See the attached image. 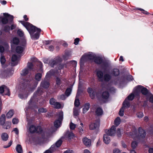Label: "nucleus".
Here are the masks:
<instances>
[{
  "label": "nucleus",
  "mask_w": 153,
  "mask_h": 153,
  "mask_svg": "<svg viewBox=\"0 0 153 153\" xmlns=\"http://www.w3.org/2000/svg\"><path fill=\"white\" fill-rule=\"evenodd\" d=\"M74 105L76 107H78L80 105V102H79V99H76L74 103Z\"/></svg>",
  "instance_id": "8fccbe9b"
},
{
  "label": "nucleus",
  "mask_w": 153,
  "mask_h": 153,
  "mask_svg": "<svg viewBox=\"0 0 153 153\" xmlns=\"http://www.w3.org/2000/svg\"><path fill=\"white\" fill-rule=\"evenodd\" d=\"M79 40V39L78 38L75 39L74 40V44L76 45H77L78 44Z\"/></svg>",
  "instance_id": "680f3d73"
},
{
  "label": "nucleus",
  "mask_w": 153,
  "mask_h": 153,
  "mask_svg": "<svg viewBox=\"0 0 153 153\" xmlns=\"http://www.w3.org/2000/svg\"><path fill=\"white\" fill-rule=\"evenodd\" d=\"M94 62L97 65L102 64L101 67L105 71H108V68H110V63L107 61L104 60L102 57L96 56Z\"/></svg>",
  "instance_id": "7ed1b4c3"
},
{
  "label": "nucleus",
  "mask_w": 153,
  "mask_h": 153,
  "mask_svg": "<svg viewBox=\"0 0 153 153\" xmlns=\"http://www.w3.org/2000/svg\"><path fill=\"white\" fill-rule=\"evenodd\" d=\"M131 147L133 149L136 148L137 146V143L135 141H133L131 144Z\"/></svg>",
  "instance_id": "09e8293b"
},
{
  "label": "nucleus",
  "mask_w": 153,
  "mask_h": 153,
  "mask_svg": "<svg viewBox=\"0 0 153 153\" xmlns=\"http://www.w3.org/2000/svg\"><path fill=\"white\" fill-rule=\"evenodd\" d=\"M10 29V27L9 26H5L4 28V30L6 32L9 31Z\"/></svg>",
  "instance_id": "6e6d98bb"
},
{
  "label": "nucleus",
  "mask_w": 153,
  "mask_h": 153,
  "mask_svg": "<svg viewBox=\"0 0 153 153\" xmlns=\"http://www.w3.org/2000/svg\"><path fill=\"white\" fill-rule=\"evenodd\" d=\"M138 131H139L138 136L139 137L141 138H145L146 135V132L141 127L139 128Z\"/></svg>",
  "instance_id": "dca6fc26"
},
{
  "label": "nucleus",
  "mask_w": 153,
  "mask_h": 153,
  "mask_svg": "<svg viewBox=\"0 0 153 153\" xmlns=\"http://www.w3.org/2000/svg\"><path fill=\"white\" fill-rule=\"evenodd\" d=\"M124 110L123 107H122L120 109L119 114L120 116H123L124 115Z\"/></svg>",
  "instance_id": "603ef678"
},
{
  "label": "nucleus",
  "mask_w": 153,
  "mask_h": 153,
  "mask_svg": "<svg viewBox=\"0 0 153 153\" xmlns=\"http://www.w3.org/2000/svg\"><path fill=\"white\" fill-rule=\"evenodd\" d=\"M42 77V74L41 73H37L36 74L35 76V79L37 80L36 81L34 80L33 79H29L28 80H25V81H34L36 82H37L38 83V81H40Z\"/></svg>",
  "instance_id": "aec40b11"
},
{
  "label": "nucleus",
  "mask_w": 153,
  "mask_h": 153,
  "mask_svg": "<svg viewBox=\"0 0 153 153\" xmlns=\"http://www.w3.org/2000/svg\"><path fill=\"white\" fill-rule=\"evenodd\" d=\"M1 137L3 140L6 141L8 139V136L6 133H4L2 134Z\"/></svg>",
  "instance_id": "72a5a7b5"
},
{
  "label": "nucleus",
  "mask_w": 153,
  "mask_h": 153,
  "mask_svg": "<svg viewBox=\"0 0 153 153\" xmlns=\"http://www.w3.org/2000/svg\"><path fill=\"white\" fill-rule=\"evenodd\" d=\"M61 83V79L57 77L56 78V84L58 85H59Z\"/></svg>",
  "instance_id": "37998d69"
},
{
  "label": "nucleus",
  "mask_w": 153,
  "mask_h": 153,
  "mask_svg": "<svg viewBox=\"0 0 153 153\" xmlns=\"http://www.w3.org/2000/svg\"><path fill=\"white\" fill-rule=\"evenodd\" d=\"M116 126H113L109 129L106 130L105 132L106 134H108L109 136H114L116 132Z\"/></svg>",
  "instance_id": "ddd939ff"
},
{
  "label": "nucleus",
  "mask_w": 153,
  "mask_h": 153,
  "mask_svg": "<svg viewBox=\"0 0 153 153\" xmlns=\"http://www.w3.org/2000/svg\"><path fill=\"white\" fill-rule=\"evenodd\" d=\"M120 74L119 70L117 68L114 69L112 71V74L113 75L117 76H118Z\"/></svg>",
  "instance_id": "2f4dec72"
},
{
  "label": "nucleus",
  "mask_w": 153,
  "mask_h": 153,
  "mask_svg": "<svg viewBox=\"0 0 153 153\" xmlns=\"http://www.w3.org/2000/svg\"><path fill=\"white\" fill-rule=\"evenodd\" d=\"M17 34L20 37H23L24 35V33L20 29H19L17 31Z\"/></svg>",
  "instance_id": "c03bdc74"
},
{
  "label": "nucleus",
  "mask_w": 153,
  "mask_h": 153,
  "mask_svg": "<svg viewBox=\"0 0 153 153\" xmlns=\"http://www.w3.org/2000/svg\"><path fill=\"white\" fill-rule=\"evenodd\" d=\"M140 92L143 95L147 97L151 94L146 88L141 85H138L134 88V93L136 96L139 97Z\"/></svg>",
  "instance_id": "20e7f679"
},
{
  "label": "nucleus",
  "mask_w": 153,
  "mask_h": 153,
  "mask_svg": "<svg viewBox=\"0 0 153 153\" xmlns=\"http://www.w3.org/2000/svg\"><path fill=\"white\" fill-rule=\"evenodd\" d=\"M126 78L129 81H131L132 80L133 77L131 75H129L127 76Z\"/></svg>",
  "instance_id": "e2e57ef3"
},
{
  "label": "nucleus",
  "mask_w": 153,
  "mask_h": 153,
  "mask_svg": "<svg viewBox=\"0 0 153 153\" xmlns=\"http://www.w3.org/2000/svg\"><path fill=\"white\" fill-rule=\"evenodd\" d=\"M56 146L54 145H53L51 146V147L49 149L51 152L52 153L56 149Z\"/></svg>",
  "instance_id": "5fc2aeb1"
},
{
  "label": "nucleus",
  "mask_w": 153,
  "mask_h": 153,
  "mask_svg": "<svg viewBox=\"0 0 153 153\" xmlns=\"http://www.w3.org/2000/svg\"><path fill=\"white\" fill-rule=\"evenodd\" d=\"M87 92L89 94L90 97L92 99H94L95 97V91L90 88L88 87L87 89Z\"/></svg>",
  "instance_id": "f3484780"
},
{
  "label": "nucleus",
  "mask_w": 153,
  "mask_h": 153,
  "mask_svg": "<svg viewBox=\"0 0 153 153\" xmlns=\"http://www.w3.org/2000/svg\"><path fill=\"white\" fill-rule=\"evenodd\" d=\"M63 153H74V152L72 150L68 149L65 151Z\"/></svg>",
  "instance_id": "052dcab7"
},
{
  "label": "nucleus",
  "mask_w": 153,
  "mask_h": 153,
  "mask_svg": "<svg viewBox=\"0 0 153 153\" xmlns=\"http://www.w3.org/2000/svg\"><path fill=\"white\" fill-rule=\"evenodd\" d=\"M109 135L105 134L103 136V141L106 144H108L110 142V139Z\"/></svg>",
  "instance_id": "412c9836"
},
{
  "label": "nucleus",
  "mask_w": 153,
  "mask_h": 153,
  "mask_svg": "<svg viewBox=\"0 0 153 153\" xmlns=\"http://www.w3.org/2000/svg\"><path fill=\"white\" fill-rule=\"evenodd\" d=\"M43 93L42 89L40 88H38L37 91L34 93L33 96L31 98L29 102L30 105L33 103H36L38 101V99L39 98L40 96Z\"/></svg>",
  "instance_id": "0eeeda50"
},
{
  "label": "nucleus",
  "mask_w": 153,
  "mask_h": 153,
  "mask_svg": "<svg viewBox=\"0 0 153 153\" xmlns=\"http://www.w3.org/2000/svg\"><path fill=\"white\" fill-rule=\"evenodd\" d=\"M130 106V104L128 100L126 99L123 102V108L126 107H129Z\"/></svg>",
  "instance_id": "7c9ffc66"
},
{
  "label": "nucleus",
  "mask_w": 153,
  "mask_h": 153,
  "mask_svg": "<svg viewBox=\"0 0 153 153\" xmlns=\"http://www.w3.org/2000/svg\"><path fill=\"white\" fill-rule=\"evenodd\" d=\"M90 107V105L89 102L86 103L84 105V108L83 109V112L85 113L89 109Z\"/></svg>",
  "instance_id": "393cba45"
},
{
  "label": "nucleus",
  "mask_w": 153,
  "mask_h": 153,
  "mask_svg": "<svg viewBox=\"0 0 153 153\" xmlns=\"http://www.w3.org/2000/svg\"><path fill=\"white\" fill-rule=\"evenodd\" d=\"M137 117L140 118H142L143 116V114L142 112H139L137 114Z\"/></svg>",
  "instance_id": "4d7b16f0"
},
{
  "label": "nucleus",
  "mask_w": 153,
  "mask_h": 153,
  "mask_svg": "<svg viewBox=\"0 0 153 153\" xmlns=\"http://www.w3.org/2000/svg\"><path fill=\"white\" fill-rule=\"evenodd\" d=\"M82 142L87 147H90L91 145V141L90 139L85 137L82 140Z\"/></svg>",
  "instance_id": "a211bd4d"
},
{
  "label": "nucleus",
  "mask_w": 153,
  "mask_h": 153,
  "mask_svg": "<svg viewBox=\"0 0 153 153\" xmlns=\"http://www.w3.org/2000/svg\"><path fill=\"white\" fill-rule=\"evenodd\" d=\"M85 56H83L80 59V64L81 62H83L85 61Z\"/></svg>",
  "instance_id": "338daca9"
},
{
  "label": "nucleus",
  "mask_w": 153,
  "mask_h": 153,
  "mask_svg": "<svg viewBox=\"0 0 153 153\" xmlns=\"http://www.w3.org/2000/svg\"><path fill=\"white\" fill-rule=\"evenodd\" d=\"M16 152L18 153H22L23 152L22 147L19 144H18L16 146Z\"/></svg>",
  "instance_id": "c756f323"
},
{
  "label": "nucleus",
  "mask_w": 153,
  "mask_h": 153,
  "mask_svg": "<svg viewBox=\"0 0 153 153\" xmlns=\"http://www.w3.org/2000/svg\"><path fill=\"white\" fill-rule=\"evenodd\" d=\"M72 91V88L70 87L68 88L65 92V94L66 95V97H68L71 94Z\"/></svg>",
  "instance_id": "473e14b6"
},
{
  "label": "nucleus",
  "mask_w": 153,
  "mask_h": 153,
  "mask_svg": "<svg viewBox=\"0 0 153 153\" xmlns=\"http://www.w3.org/2000/svg\"><path fill=\"white\" fill-rule=\"evenodd\" d=\"M19 42V39L17 37H14L13 40V43L14 44L17 45Z\"/></svg>",
  "instance_id": "a19ab883"
},
{
  "label": "nucleus",
  "mask_w": 153,
  "mask_h": 153,
  "mask_svg": "<svg viewBox=\"0 0 153 153\" xmlns=\"http://www.w3.org/2000/svg\"><path fill=\"white\" fill-rule=\"evenodd\" d=\"M56 102V100L53 98H51L50 99L49 103L51 105H53V106L55 104Z\"/></svg>",
  "instance_id": "58836bf2"
},
{
  "label": "nucleus",
  "mask_w": 153,
  "mask_h": 153,
  "mask_svg": "<svg viewBox=\"0 0 153 153\" xmlns=\"http://www.w3.org/2000/svg\"><path fill=\"white\" fill-rule=\"evenodd\" d=\"M5 62L6 59L4 56H2V55H1L0 57V62L3 68L5 67L4 66V65L5 63Z\"/></svg>",
  "instance_id": "c85d7f7f"
},
{
  "label": "nucleus",
  "mask_w": 153,
  "mask_h": 153,
  "mask_svg": "<svg viewBox=\"0 0 153 153\" xmlns=\"http://www.w3.org/2000/svg\"><path fill=\"white\" fill-rule=\"evenodd\" d=\"M113 153H121V152L119 149H115L113 150Z\"/></svg>",
  "instance_id": "774afa93"
},
{
  "label": "nucleus",
  "mask_w": 153,
  "mask_h": 153,
  "mask_svg": "<svg viewBox=\"0 0 153 153\" xmlns=\"http://www.w3.org/2000/svg\"><path fill=\"white\" fill-rule=\"evenodd\" d=\"M24 50V48L22 47L18 46L16 49V52L18 53H22Z\"/></svg>",
  "instance_id": "cd10ccee"
},
{
  "label": "nucleus",
  "mask_w": 153,
  "mask_h": 153,
  "mask_svg": "<svg viewBox=\"0 0 153 153\" xmlns=\"http://www.w3.org/2000/svg\"><path fill=\"white\" fill-rule=\"evenodd\" d=\"M67 97L66 95L64 94L60 95L58 97L59 98L62 100H65Z\"/></svg>",
  "instance_id": "a18cd8bd"
},
{
  "label": "nucleus",
  "mask_w": 153,
  "mask_h": 153,
  "mask_svg": "<svg viewBox=\"0 0 153 153\" xmlns=\"http://www.w3.org/2000/svg\"><path fill=\"white\" fill-rule=\"evenodd\" d=\"M135 96L136 97L135 94L134 93V91H133V93H131L127 97L128 99L129 100H133L135 97Z\"/></svg>",
  "instance_id": "c9c22d12"
},
{
  "label": "nucleus",
  "mask_w": 153,
  "mask_h": 153,
  "mask_svg": "<svg viewBox=\"0 0 153 153\" xmlns=\"http://www.w3.org/2000/svg\"><path fill=\"white\" fill-rule=\"evenodd\" d=\"M18 58L17 56L15 54L13 55L12 57V62L11 65L12 66H14L17 65L18 64Z\"/></svg>",
  "instance_id": "2eb2a0df"
},
{
  "label": "nucleus",
  "mask_w": 153,
  "mask_h": 153,
  "mask_svg": "<svg viewBox=\"0 0 153 153\" xmlns=\"http://www.w3.org/2000/svg\"><path fill=\"white\" fill-rule=\"evenodd\" d=\"M58 61L57 59H51L49 62V64L52 67H53L54 65H56Z\"/></svg>",
  "instance_id": "bb28decb"
},
{
  "label": "nucleus",
  "mask_w": 153,
  "mask_h": 153,
  "mask_svg": "<svg viewBox=\"0 0 153 153\" xmlns=\"http://www.w3.org/2000/svg\"><path fill=\"white\" fill-rule=\"evenodd\" d=\"M38 111L40 113H45L47 111L46 108H39Z\"/></svg>",
  "instance_id": "49530a36"
},
{
  "label": "nucleus",
  "mask_w": 153,
  "mask_h": 153,
  "mask_svg": "<svg viewBox=\"0 0 153 153\" xmlns=\"http://www.w3.org/2000/svg\"><path fill=\"white\" fill-rule=\"evenodd\" d=\"M12 141L10 140V142L8 144V145L7 146H4V148H7L9 147H10L11 145H12Z\"/></svg>",
  "instance_id": "13d9d810"
},
{
  "label": "nucleus",
  "mask_w": 153,
  "mask_h": 153,
  "mask_svg": "<svg viewBox=\"0 0 153 153\" xmlns=\"http://www.w3.org/2000/svg\"><path fill=\"white\" fill-rule=\"evenodd\" d=\"M14 111L13 110L11 109L6 114L7 118L8 119L11 118L14 114Z\"/></svg>",
  "instance_id": "b1692460"
},
{
  "label": "nucleus",
  "mask_w": 153,
  "mask_h": 153,
  "mask_svg": "<svg viewBox=\"0 0 153 153\" xmlns=\"http://www.w3.org/2000/svg\"><path fill=\"white\" fill-rule=\"evenodd\" d=\"M3 15L4 17L2 18L1 20L3 24H7L8 22V19L10 22L13 21V16L10 15L6 13H4Z\"/></svg>",
  "instance_id": "9b49d317"
},
{
  "label": "nucleus",
  "mask_w": 153,
  "mask_h": 153,
  "mask_svg": "<svg viewBox=\"0 0 153 153\" xmlns=\"http://www.w3.org/2000/svg\"><path fill=\"white\" fill-rule=\"evenodd\" d=\"M6 117L4 114H2L0 117V125L3 126V128L5 129L10 128L11 125L10 121H7L6 122Z\"/></svg>",
  "instance_id": "1a4fd4ad"
},
{
  "label": "nucleus",
  "mask_w": 153,
  "mask_h": 153,
  "mask_svg": "<svg viewBox=\"0 0 153 153\" xmlns=\"http://www.w3.org/2000/svg\"><path fill=\"white\" fill-rule=\"evenodd\" d=\"M53 107L56 109H59L61 108L62 105L59 102H56L53 106Z\"/></svg>",
  "instance_id": "4c0bfd02"
},
{
  "label": "nucleus",
  "mask_w": 153,
  "mask_h": 153,
  "mask_svg": "<svg viewBox=\"0 0 153 153\" xmlns=\"http://www.w3.org/2000/svg\"><path fill=\"white\" fill-rule=\"evenodd\" d=\"M79 133L80 134V135H81L82 134L83 132V129L81 127H79Z\"/></svg>",
  "instance_id": "69168bd1"
},
{
  "label": "nucleus",
  "mask_w": 153,
  "mask_h": 153,
  "mask_svg": "<svg viewBox=\"0 0 153 153\" xmlns=\"http://www.w3.org/2000/svg\"><path fill=\"white\" fill-rule=\"evenodd\" d=\"M12 122L13 124H17L19 122V120L18 119L15 118L13 119Z\"/></svg>",
  "instance_id": "864d4df0"
},
{
  "label": "nucleus",
  "mask_w": 153,
  "mask_h": 153,
  "mask_svg": "<svg viewBox=\"0 0 153 153\" xmlns=\"http://www.w3.org/2000/svg\"><path fill=\"white\" fill-rule=\"evenodd\" d=\"M62 140L61 139L58 140L56 143L55 146L57 147H60L62 143Z\"/></svg>",
  "instance_id": "79ce46f5"
},
{
  "label": "nucleus",
  "mask_w": 153,
  "mask_h": 153,
  "mask_svg": "<svg viewBox=\"0 0 153 153\" xmlns=\"http://www.w3.org/2000/svg\"><path fill=\"white\" fill-rule=\"evenodd\" d=\"M88 58L90 59L94 60V58L96 57V56L93 53H91L88 54L87 55Z\"/></svg>",
  "instance_id": "e433bc0d"
},
{
  "label": "nucleus",
  "mask_w": 153,
  "mask_h": 153,
  "mask_svg": "<svg viewBox=\"0 0 153 153\" xmlns=\"http://www.w3.org/2000/svg\"><path fill=\"white\" fill-rule=\"evenodd\" d=\"M76 127V125L72 123V122L70 123V128L71 130H74Z\"/></svg>",
  "instance_id": "de8ad7c7"
},
{
  "label": "nucleus",
  "mask_w": 153,
  "mask_h": 153,
  "mask_svg": "<svg viewBox=\"0 0 153 153\" xmlns=\"http://www.w3.org/2000/svg\"><path fill=\"white\" fill-rule=\"evenodd\" d=\"M13 131H14L16 134L18 135L19 134V131L17 128H14Z\"/></svg>",
  "instance_id": "0e129e2a"
},
{
  "label": "nucleus",
  "mask_w": 153,
  "mask_h": 153,
  "mask_svg": "<svg viewBox=\"0 0 153 153\" xmlns=\"http://www.w3.org/2000/svg\"><path fill=\"white\" fill-rule=\"evenodd\" d=\"M109 97V94L108 91L103 92L102 94V97L103 99L107 100Z\"/></svg>",
  "instance_id": "4be33fe9"
},
{
  "label": "nucleus",
  "mask_w": 153,
  "mask_h": 153,
  "mask_svg": "<svg viewBox=\"0 0 153 153\" xmlns=\"http://www.w3.org/2000/svg\"><path fill=\"white\" fill-rule=\"evenodd\" d=\"M55 73V71L53 69L51 70L48 72L46 74L45 79L41 82L40 86L44 88H48L50 85L48 78L53 75Z\"/></svg>",
  "instance_id": "423d86ee"
},
{
  "label": "nucleus",
  "mask_w": 153,
  "mask_h": 153,
  "mask_svg": "<svg viewBox=\"0 0 153 153\" xmlns=\"http://www.w3.org/2000/svg\"><path fill=\"white\" fill-rule=\"evenodd\" d=\"M58 120L55 121L54 123V126L56 128L60 127L62 124V121L63 119V112L62 111L59 112L57 114Z\"/></svg>",
  "instance_id": "9d476101"
},
{
  "label": "nucleus",
  "mask_w": 153,
  "mask_h": 153,
  "mask_svg": "<svg viewBox=\"0 0 153 153\" xmlns=\"http://www.w3.org/2000/svg\"><path fill=\"white\" fill-rule=\"evenodd\" d=\"M28 131L31 134L35 133L42 134L43 132L42 127L39 126H35L34 125H31L28 128Z\"/></svg>",
  "instance_id": "6e6552de"
},
{
  "label": "nucleus",
  "mask_w": 153,
  "mask_h": 153,
  "mask_svg": "<svg viewBox=\"0 0 153 153\" xmlns=\"http://www.w3.org/2000/svg\"><path fill=\"white\" fill-rule=\"evenodd\" d=\"M150 96V97L149 99V101L153 103V95L151 94V95H149V96Z\"/></svg>",
  "instance_id": "bf43d9fd"
},
{
  "label": "nucleus",
  "mask_w": 153,
  "mask_h": 153,
  "mask_svg": "<svg viewBox=\"0 0 153 153\" xmlns=\"http://www.w3.org/2000/svg\"><path fill=\"white\" fill-rule=\"evenodd\" d=\"M120 119L119 117L116 118L114 120V124L116 125V126H118L120 123Z\"/></svg>",
  "instance_id": "f704fd0d"
},
{
  "label": "nucleus",
  "mask_w": 153,
  "mask_h": 153,
  "mask_svg": "<svg viewBox=\"0 0 153 153\" xmlns=\"http://www.w3.org/2000/svg\"><path fill=\"white\" fill-rule=\"evenodd\" d=\"M33 63L30 62H28L27 65V68L30 71L33 69Z\"/></svg>",
  "instance_id": "ea45409f"
},
{
  "label": "nucleus",
  "mask_w": 153,
  "mask_h": 153,
  "mask_svg": "<svg viewBox=\"0 0 153 153\" xmlns=\"http://www.w3.org/2000/svg\"><path fill=\"white\" fill-rule=\"evenodd\" d=\"M100 125V119H97L94 123H91L89 126L90 130H93L98 128Z\"/></svg>",
  "instance_id": "f8f14e48"
},
{
  "label": "nucleus",
  "mask_w": 153,
  "mask_h": 153,
  "mask_svg": "<svg viewBox=\"0 0 153 153\" xmlns=\"http://www.w3.org/2000/svg\"><path fill=\"white\" fill-rule=\"evenodd\" d=\"M96 75L99 81L102 82H108L111 79V76L109 74H105L104 75L103 72L100 70L97 71Z\"/></svg>",
  "instance_id": "39448f33"
},
{
  "label": "nucleus",
  "mask_w": 153,
  "mask_h": 153,
  "mask_svg": "<svg viewBox=\"0 0 153 153\" xmlns=\"http://www.w3.org/2000/svg\"><path fill=\"white\" fill-rule=\"evenodd\" d=\"M19 22L28 31L32 39L34 40L38 39L40 35V29L38 28L28 22L24 21H20Z\"/></svg>",
  "instance_id": "f03ea898"
},
{
  "label": "nucleus",
  "mask_w": 153,
  "mask_h": 153,
  "mask_svg": "<svg viewBox=\"0 0 153 153\" xmlns=\"http://www.w3.org/2000/svg\"><path fill=\"white\" fill-rule=\"evenodd\" d=\"M38 82L34 81H25L22 84L23 87L22 93L19 94V97L21 99L27 98L30 92H33L37 87Z\"/></svg>",
  "instance_id": "f257e3e1"
},
{
  "label": "nucleus",
  "mask_w": 153,
  "mask_h": 153,
  "mask_svg": "<svg viewBox=\"0 0 153 153\" xmlns=\"http://www.w3.org/2000/svg\"><path fill=\"white\" fill-rule=\"evenodd\" d=\"M73 113L75 117L77 116L79 114L78 110L76 108H74Z\"/></svg>",
  "instance_id": "3c124183"
},
{
  "label": "nucleus",
  "mask_w": 153,
  "mask_h": 153,
  "mask_svg": "<svg viewBox=\"0 0 153 153\" xmlns=\"http://www.w3.org/2000/svg\"><path fill=\"white\" fill-rule=\"evenodd\" d=\"M30 71L27 68H25L22 70L21 73V75L22 76H25L29 73Z\"/></svg>",
  "instance_id": "a878e982"
},
{
  "label": "nucleus",
  "mask_w": 153,
  "mask_h": 153,
  "mask_svg": "<svg viewBox=\"0 0 153 153\" xmlns=\"http://www.w3.org/2000/svg\"><path fill=\"white\" fill-rule=\"evenodd\" d=\"M6 91H7V93H6L5 95L10 96V90L7 86L3 85L0 87V94H3L4 92H6Z\"/></svg>",
  "instance_id": "4468645a"
},
{
  "label": "nucleus",
  "mask_w": 153,
  "mask_h": 153,
  "mask_svg": "<svg viewBox=\"0 0 153 153\" xmlns=\"http://www.w3.org/2000/svg\"><path fill=\"white\" fill-rule=\"evenodd\" d=\"M95 113L96 115L97 116H101L103 114V110L101 108L98 107L96 109Z\"/></svg>",
  "instance_id": "5701e85b"
},
{
  "label": "nucleus",
  "mask_w": 153,
  "mask_h": 153,
  "mask_svg": "<svg viewBox=\"0 0 153 153\" xmlns=\"http://www.w3.org/2000/svg\"><path fill=\"white\" fill-rule=\"evenodd\" d=\"M66 137L68 138L69 140H71L74 137V134L72 132H70L69 131H67L65 135Z\"/></svg>",
  "instance_id": "6ab92c4d"
}]
</instances>
